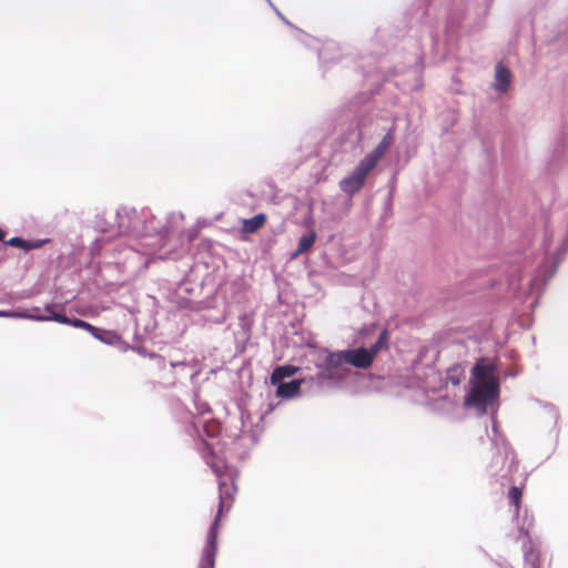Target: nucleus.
<instances>
[{"label": "nucleus", "mask_w": 568, "mask_h": 568, "mask_svg": "<svg viewBox=\"0 0 568 568\" xmlns=\"http://www.w3.org/2000/svg\"><path fill=\"white\" fill-rule=\"evenodd\" d=\"M302 381H291L288 383H280L276 389L277 397L292 398L301 390Z\"/></svg>", "instance_id": "6"}, {"label": "nucleus", "mask_w": 568, "mask_h": 568, "mask_svg": "<svg viewBox=\"0 0 568 568\" xmlns=\"http://www.w3.org/2000/svg\"><path fill=\"white\" fill-rule=\"evenodd\" d=\"M393 143L394 128L389 129L378 145L359 162L353 173L339 182L341 190L348 195L358 192L364 186L368 174L375 169Z\"/></svg>", "instance_id": "3"}, {"label": "nucleus", "mask_w": 568, "mask_h": 568, "mask_svg": "<svg viewBox=\"0 0 568 568\" xmlns=\"http://www.w3.org/2000/svg\"><path fill=\"white\" fill-rule=\"evenodd\" d=\"M297 369V367L292 365L278 366L271 374V383L273 385L280 384L282 379L293 376Z\"/></svg>", "instance_id": "8"}, {"label": "nucleus", "mask_w": 568, "mask_h": 568, "mask_svg": "<svg viewBox=\"0 0 568 568\" xmlns=\"http://www.w3.org/2000/svg\"><path fill=\"white\" fill-rule=\"evenodd\" d=\"M523 498V488L513 486L508 491V499L515 508V513L518 515L520 510V504Z\"/></svg>", "instance_id": "14"}, {"label": "nucleus", "mask_w": 568, "mask_h": 568, "mask_svg": "<svg viewBox=\"0 0 568 568\" xmlns=\"http://www.w3.org/2000/svg\"><path fill=\"white\" fill-rule=\"evenodd\" d=\"M220 501L217 514L212 523L206 536V542L202 551L199 568H215V558L217 552V529L220 519L225 510H229L234 501L237 487L231 477L219 480Z\"/></svg>", "instance_id": "1"}, {"label": "nucleus", "mask_w": 568, "mask_h": 568, "mask_svg": "<svg viewBox=\"0 0 568 568\" xmlns=\"http://www.w3.org/2000/svg\"><path fill=\"white\" fill-rule=\"evenodd\" d=\"M346 351L335 352L328 354L326 357V368L328 371L339 367L342 364L346 363Z\"/></svg>", "instance_id": "12"}, {"label": "nucleus", "mask_w": 568, "mask_h": 568, "mask_svg": "<svg viewBox=\"0 0 568 568\" xmlns=\"http://www.w3.org/2000/svg\"><path fill=\"white\" fill-rule=\"evenodd\" d=\"M388 332L387 329H383L377 338V341L371 346L369 352L375 357L378 352L382 349L388 348Z\"/></svg>", "instance_id": "13"}, {"label": "nucleus", "mask_w": 568, "mask_h": 568, "mask_svg": "<svg viewBox=\"0 0 568 568\" xmlns=\"http://www.w3.org/2000/svg\"><path fill=\"white\" fill-rule=\"evenodd\" d=\"M316 234L315 232H310L307 234H304L300 241H298V247L296 252L293 254L294 257L298 256L300 254L308 251L313 244L315 243Z\"/></svg>", "instance_id": "11"}, {"label": "nucleus", "mask_w": 568, "mask_h": 568, "mask_svg": "<svg viewBox=\"0 0 568 568\" xmlns=\"http://www.w3.org/2000/svg\"><path fill=\"white\" fill-rule=\"evenodd\" d=\"M45 315L40 316H30L31 318H36L38 321H54L62 324H71V318H69L65 314L57 313L53 311L52 306H48L45 308Z\"/></svg>", "instance_id": "9"}, {"label": "nucleus", "mask_w": 568, "mask_h": 568, "mask_svg": "<svg viewBox=\"0 0 568 568\" xmlns=\"http://www.w3.org/2000/svg\"><path fill=\"white\" fill-rule=\"evenodd\" d=\"M206 463L212 467L213 471L219 477V480L226 478V477H224V474H223L224 469H225V465L223 462L215 463L213 460L206 459Z\"/></svg>", "instance_id": "15"}, {"label": "nucleus", "mask_w": 568, "mask_h": 568, "mask_svg": "<svg viewBox=\"0 0 568 568\" xmlns=\"http://www.w3.org/2000/svg\"><path fill=\"white\" fill-rule=\"evenodd\" d=\"M346 356V363L356 368L366 369L371 367L374 362V356L372 355L369 349H366L364 347H359L356 349H347Z\"/></svg>", "instance_id": "4"}, {"label": "nucleus", "mask_w": 568, "mask_h": 568, "mask_svg": "<svg viewBox=\"0 0 568 568\" xmlns=\"http://www.w3.org/2000/svg\"><path fill=\"white\" fill-rule=\"evenodd\" d=\"M267 217L264 213H258L251 219L244 220L242 224V230L245 233H255L256 231L264 226Z\"/></svg>", "instance_id": "7"}, {"label": "nucleus", "mask_w": 568, "mask_h": 568, "mask_svg": "<svg viewBox=\"0 0 568 568\" xmlns=\"http://www.w3.org/2000/svg\"><path fill=\"white\" fill-rule=\"evenodd\" d=\"M205 446H206V448H207V450H209V453H210V456H211V457H213V450H212L211 445H210V444H207V443H205Z\"/></svg>", "instance_id": "20"}, {"label": "nucleus", "mask_w": 568, "mask_h": 568, "mask_svg": "<svg viewBox=\"0 0 568 568\" xmlns=\"http://www.w3.org/2000/svg\"><path fill=\"white\" fill-rule=\"evenodd\" d=\"M511 82V72L501 63L496 65L495 70V88L499 92H506Z\"/></svg>", "instance_id": "5"}, {"label": "nucleus", "mask_w": 568, "mask_h": 568, "mask_svg": "<svg viewBox=\"0 0 568 568\" xmlns=\"http://www.w3.org/2000/svg\"><path fill=\"white\" fill-rule=\"evenodd\" d=\"M447 378L453 385H458L460 383V369L458 367L449 369Z\"/></svg>", "instance_id": "17"}, {"label": "nucleus", "mask_w": 568, "mask_h": 568, "mask_svg": "<svg viewBox=\"0 0 568 568\" xmlns=\"http://www.w3.org/2000/svg\"><path fill=\"white\" fill-rule=\"evenodd\" d=\"M220 430V425L215 422L206 423L204 426V432L207 436L214 437Z\"/></svg>", "instance_id": "18"}, {"label": "nucleus", "mask_w": 568, "mask_h": 568, "mask_svg": "<svg viewBox=\"0 0 568 568\" xmlns=\"http://www.w3.org/2000/svg\"><path fill=\"white\" fill-rule=\"evenodd\" d=\"M73 327L84 328V329L91 332L95 337H98V334H97L98 329L94 326H92L91 324H89L82 320L73 318Z\"/></svg>", "instance_id": "16"}, {"label": "nucleus", "mask_w": 568, "mask_h": 568, "mask_svg": "<svg viewBox=\"0 0 568 568\" xmlns=\"http://www.w3.org/2000/svg\"><path fill=\"white\" fill-rule=\"evenodd\" d=\"M21 316L20 314H17L14 312H11V311H0V317H19Z\"/></svg>", "instance_id": "19"}, {"label": "nucleus", "mask_w": 568, "mask_h": 568, "mask_svg": "<svg viewBox=\"0 0 568 568\" xmlns=\"http://www.w3.org/2000/svg\"><path fill=\"white\" fill-rule=\"evenodd\" d=\"M43 241H28L19 236L11 237L6 242L7 245L12 247H20L24 251L38 248L42 245Z\"/></svg>", "instance_id": "10"}, {"label": "nucleus", "mask_w": 568, "mask_h": 568, "mask_svg": "<svg viewBox=\"0 0 568 568\" xmlns=\"http://www.w3.org/2000/svg\"><path fill=\"white\" fill-rule=\"evenodd\" d=\"M6 233L0 229V241L4 239Z\"/></svg>", "instance_id": "21"}, {"label": "nucleus", "mask_w": 568, "mask_h": 568, "mask_svg": "<svg viewBox=\"0 0 568 568\" xmlns=\"http://www.w3.org/2000/svg\"><path fill=\"white\" fill-rule=\"evenodd\" d=\"M470 390L465 397L466 406H474L486 410L487 406L498 396L499 385L494 376V367L483 362L477 363L473 371Z\"/></svg>", "instance_id": "2"}]
</instances>
